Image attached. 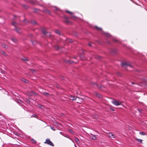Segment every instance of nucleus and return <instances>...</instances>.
Masks as SVG:
<instances>
[{"label":"nucleus","instance_id":"obj_13","mask_svg":"<svg viewBox=\"0 0 147 147\" xmlns=\"http://www.w3.org/2000/svg\"><path fill=\"white\" fill-rule=\"evenodd\" d=\"M11 40L14 42L16 43L17 42V40L16 38H11Z\"/></svg>","mask_w":147,"mask_h":147},{"label":"nucleus","instance_id":"obj_18","mask_svg":"<svg viewBox=\"0 0 147 147\" xmlns=\"http://www.w3.org/2000/svg\"><path fill=\"white\" fill-rule=\"evenodd\" d=\"M95 28H96L97 30H102V29H101V28H99L97 26H96V27H95Z\"/></svg>","mask_w":147,"mask_h":147},{"label":"nucleus","instance_id":"obj_27","mask_svg":"<svg viewBox=\"0 0 147 147\" xmlns=\"http://www.w3.org/2000/svg\"><path fill=\"white\" fill-rule=\"evenodd\" d=\"M88 45H89V46H91V43H89V44Z\"/></svg>","mask_w":147,"mask_h":147},{"label":"nucleus","instance_id":"obj_10","mask_svg":"<svg viewBox=\"0 0 147 147\" xmlns=\"http://www.w3.org/2000/svg\"><path fill=\"white\" fill-rule=\"evenodd\" d=\"M34 94V92L33 91H31L30 92H27L26 93V94L27 95H29L30 96H32L33 95V94Z\"/></svg>","mask_w":147,"mask_h":147},{"label":"nucleus","instance_id":"obj_19","mask_svg":"<svg viewBox=\"0 0 147 147\" xmlns=\"http://www.w3.org/2000/svg\"><path fill=\"white\" fill-rule=\"evenodd\" d=\"M74 140L76 142H77L78 141V139L77 137H75L74 138Z\"/></svg>","mask_w":147,"mask_h":147},{"label":"nucleus","instance_id":"obj_28","mask_svg":"<svg viewBox=\"0 0 147 147\" xmlns=\"http://www.w3.org/2000/svg\"><path fill=\"white\" fill-rule=\"evenodd\" d=\"M33 24H36V22H33Z\"/></svg>","mask_w":147,"mask_h":147},{"label":"nucleus","instance_id":"obj_8","mask_svg":"<svg viewBox=\"0 0 147 147\" xmlns=\"http://www.w3.org/2000/svg\"><path fill=\"white\" fill-rule=\"evenodd\" d=\"M102 32L103 34H104L105 36L107 37H110L111 36V35L109 34L107 32Z\"/></svg>","mask_w":147,"mask_h":147},{"label":"nucleus","instance_id":"obj_5","mask_svg":"<svg viewBox=\"0 0 147 147\" xmlns=\"http://www.w3.org/2000/svg\"><path fill=\"white\" fill-rule=\"evenodd\" d=\"M121 66L123 67H124L126 65L130 67H132L131 65L128 64L126 62H122L121 63Z\"/></svg>","mask_w":147,"mask_h":147},{"label":"nucleus","instance_id":"obj_25","mask_svg":"<svg viewBox=\"0 0 147 147\" xmlns=\"http://www.w3.org/2000/svg\"><path fill=\"white\" fill-rule=\"evenodd\" d=\"M55 10H60L59 9H58L57 7H55Z\"/></svg>","mask_w":147,"mask_h":147},{"label":"nucleus","instance_id":"obj_22","mask_svg":"<svg viewBox=\"0 0 147 147\" xmlns=\"http://www.w3.org/2000/svg\"><path fill=\"white\" fill-rule=\"evenodd\" d=\"M33 117L36 118L37 115H33L31 116V117Z\"/></svg>","mask_w":147,"mask_h":147},{"label":"nucleus","instance_id":"obj_36","mask_svg":"<svg viewBox=\"0 0 147 147\" xmlns=\"http://www.w3.org/2000/svg\"><path fill=\"white\" fill-rule=\"evenodd\" d=\"M0 90H1V89L0 88Z\"/></svg>","mask_w":147,"mask_h":147},{"label":"nucleus","instance_id":"obj_7","mask_svg":"<svg viewBox=\"0 0 147 147\" xmlns=\"http://www.w3.org/2000/svg\"><path fill=\"white\" fill-rule=\"evenodd\" d=\"M107 136L111 138H115L116 137V136L115 135L111 133H109V134H107Z\"/></svg>","mask_w":147,"mask_h":147},{"label":"nucleus","instance_id":"obj_2","mask_svg":"<svg viewBox=\"0 0 147 147\" xmlns=\"http://www.w3.org/2000/svg\"><path fill=\"white\" fill-rule=\"evenodd\" d=\"M16 24L17 23L14 22H13L12 23V24L16 27V32L18 34H20L21 33V32L19 28H16Z\"/></svg>","mask_w":147,"mask_h":147},{"label":"nucleus","instance_id":"obj_21","mask_svg":"<svg viewBox=\"0 0 147 147\" xmlns=\"http://www.w3.org/2000/svg\"><path fill=\"white\" fill-rule=\"evenodd\" d=\"M22 81L26 83H27V82H28V81L27 80H26L25 79H23L22 80Z\"/></svg>","mask_w":147,"mask_h":147},{"label":"nucleus","instance_id":"obj_35","mask_svg":"<svg viewBox=\"0 0 147 147\" xmlns=\"http://www.w3.org/2000/svg\"><path fill=\"white\" fill-rule=\"evenodd\" d=\"M25 60H26V61H28V60L27 59H25Z\"/></svg>","mask_w":147,"mask_h":147},{"label":"nucleus","instance_id":"obj_9","mask_svg":"<svg viewBox=\"0 0 147 147\" xmlns=\"http://www.w3.org/2000/svg\"><path fill=\"white\" fill-rule=\"evenodd\" d=\"M42 33H43L44 34H45L46 35H48L47 34L48 33L49 34L48 35L49 36L50 35V34L49 33V32H46V31H45V30H44V29L42 30Z\"/></svg>","mask_w":147,"mask_h":147},{"label":"nucleus","instance_id":"obj_34","mask_svg":"<svg viewBox=\"0 0 147 147\" xmlns=\"http://www.w3.org/2000/svg\"><path fill=\"white\" fill-rule=\"evenodd\" d=\"M139 111H140V112H141V110H140Z\"/></svg>","mask_w":147,"mask_h":147},{"label":"nucleus","instance_id":"obj_14","mask_svg":"<svg viewBox=\"0 0 147 147\" xmlns=\"http://www.w3.org/2000/svg\"><path fill=\"white\" fill-rule=\"evenodd\" d=\"M140 134L142 135H145L146 134V133L145 132H140Z\"/></svg>","mask_w":147,"mask_h":147},{"label":"nucleus","instance_id":"obj_1","mask_svg":"<svg viewBox=\"0 0 147 147\" xmlns=\"http://www.w3.org/2000/svg\"><path fill=\"white\" fill-rule=\"evenodd\" d=\"M69 99L70 100H75L76 99H78V100H79V101L77 102L78 103H80V102H82V101L83 99L80 98L78 97H76L74 96H73L72 95H70L69 96Z\"/></svg>","mask_w":147,"mask_h":147},{"label":"nucleus","instance_id":"obj_3","mask_svg":"<svg viewBox=\"0 0 147 147\" xmlns=\"http://www.w3.org/2000/svg\"><path fill=\"white\" fill-rule=\"evenodd\" d=\"M44 143H45L47 144L52 146H54V145L53 143L49 139H47Z\"/></svg>","mask_w":147,"mask_h":147},{"label":"nucleus","instance_id":"obj_6","mask_svg":"<svg viewBox=\"0 0 147 147\" xmlns=\"http://www.w3.org/2000/svg\"><path fill=\"white\" fill-rule=\"evenodd\" d=\"M66 11L67 13H70L71 15L72 19H75L76 18H77L76 17H75L74 15L72 12H70L68 10H66Z\"/></svg>","mask_w":147,"mask_h":147},{"label":"nucleus","instance_id":"obj_33","mask_svg":"<svg viewBox=\"0 0 147 147\" xmlns=\"http://www.w3.org/2000/svg\"><path fill=\"white\" fill-rule=\"evenodd\" d=\"M131 83L132 84H134V83L132 82H131Z\"/></svg>","mask_w":147,"mask_h":147},{"label":"nucleus","instance_id":"obj_17","mask_svg":"<svg viewBox=\"0 0 147 147\" xmlns=\"http://www.w3.org/2000/svg\"><path fill=\"white\" fill-rule=\"evenodd\" d=\"M1 53L5 56H6L7 55V54L3 51H2L1 52Z\"/></svg>","mask_w":147,"mask_h":147},{"label":"nucleus","instance_id":"obj_12","mask_svg":"<svg viewBox=\"0 0 147 147\" xmlns=\"http://www.w3.org/2000/svg\"><path fill=\"white\" fill-rule=\"evenodd\" d=\"M136 140L138 142L142 143V139H139L138 138H136Z\"/></svg>","mask_w":147,"mask_h":147},{"label":"nucleus","instance_id":"obj_31","mask_svg":"<svg viewBox=\"0 0 147 147\" xmlns=\"http://www.w3.org/2000/svg\"><path fill=\"white\" fill-rule=\"evenodd\" d=\"M51 128L53 130H54L55 131V129H53V128H52V127H51Z\"/></svg>","mask_w":147,"mask_h":147},{"label":"nucleus","instance_id":"obj_23","mask_svg":"<svg viewBox=\"0 0 147 147\" xmlns=\"http://www.w3.org/2000/svg\"><path fill=\"white\" fill-rule=\"evenodd\" d=\"M43 94L45 95L46 96H48V95L49 94L48 93L46 92H45Z\"/></svg>","mask_w":147,"mask_h":147},{"label":"nucleus","instance_id":"obj_20","mask_svg":"<svg viewBox=\"0 0 147 147\" xmlns=\"http://www.w3.org/2000/svg\"><path fill=\"white\" fill-rule=\"evenodd\" d=\"M31 140L33 142V143H36V141L35 140H34L33 139H31Z\"/></svg>","mask_w":147,"mask_h":147},{"label":"nucleus","instance_id":"obj_30","mask_svg":"<svg viewBox=\"0 0 147 147\" xmlns=\"http://www.w3.org/2000/svg\"><path fill=\"white\" fill-rule=\"evenodd\" d=\"M113 40L115 41H117V40L116 39H115L114 40Z\"/></svg>","mask_w":147,"mask_h":147},{"label":"nucleus","instance_id":"obj_4","mask_svg":"<svg viewBox=\"0 0 147 147\" xmlns=\"http://www.w3.org/2000/svg\"><path fill=\"white\" fill-rule=\"evenodd\" d=\"M112 102L113 104L116 105L118 106L120 105L121 103V102L120 101H118L116 100H114L112 101Z\"/></svg>","mask_w":147,"mask_h":147},{"label":"nucleus","instance_id":"obj_29","mask_svg":"<svg viewBox=\"0 0 147 147\" xmlns=\"http://www.w3.org/2000/svg\"><path fill=\"white\" fill-rule=\"evenodd\" d=\"M32 72H33V73H34V72H35V71L34 70H33L32 71Z\"/></svg>","mask_w":147,"mask_h":147},{"label":"nucleus","instance_id":"obj_11","mask_svg":"<svg viewBox=\"0 0 147 147\" xmlns=\"http://www.w3.org/2000/svg\"><path fill=\"white\" fill-rule=\"evenodd\" d=\"M90 138L94 140H96L97 139L96 136L95 135H93L92 134H91V136H90Z\"/></svg>","mask_w":147,"mask_h":147},{"label":"nucleus","instance_id":"obj_32","mask_svg":"<svg viewBox=\"0 0 147 147\" xmlns=\"http://www.w3.org/2000/svg\"><path fill=\"white\" fill-rule=\"evenodd\" d=\"M42 107H43L42 106H41V107H40L42 109Z\"/></svg>","mask_w":147,"mask_h":147},{"label":"nucleus","instance_id":"obj_15","mask_svg":"<svg viewBox=\"0 0 147 147\" xmlns=\"http://www.w3.org/2000/svg\"><path fill=\"white\" fill-rule=\"evenodd\" d=\"M55 32L56 33L59 34L60 33V31L57 30H56L55 31Z\"/></svg>","mask_w":147,"mask_h":147},{"label":"nucleus","instance_id":"obj_16","mask_svg":"<svg viewBox=\"0 0 147 147\" xmlns=\"http://www.w3.org/2000/svg\"><path fill=\"white\" fill-rule=\"evenodd\" d=\"M64 136L65 137H66V138H68L69 139H70V140H71L73 142H74V141L72 139H71V138H70L69 137V136L68 135H66V136Z\"/></svg>","mask_w":147,"mask_h":147},{"label":"nucleus","instance_id":"obj_26","mask_svg":"<svg viewBox=\"0 0 147 147\" xmlns=\"http://www.w3.org/2000/svg\"><path fill=\"white\" fill-rule=\"evenodd\" d=\"M69 131L71 133H73V131L71 130H70Z\"/></svg>","mask_w":147,"mask_h":147},{"label":"nucleus","instance_id":"obj_24","mask_svg":"<svg viewBox=\"0 0 147 147\" xmlns=\"http://www.w3.org/2000/svg\"><path fill=\"white\" fill-rule=\"evenodd\" d=\"M25 101L27 103H29L30 102V101L29 100L26 99V100Z\"/></svg>","mask_w":147,"mask_h":147}]
</instances>
